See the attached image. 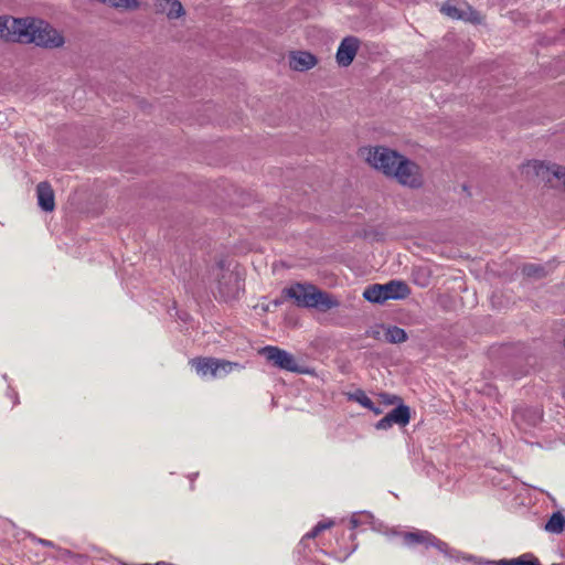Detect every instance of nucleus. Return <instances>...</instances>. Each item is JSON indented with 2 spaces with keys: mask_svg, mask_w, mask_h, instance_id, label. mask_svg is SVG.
Returning a JSON list of instances; mask_svg holds the SVG:
<instances>
[{
  "mask_svg": "<svg viewBox=\"0 0 565 565\" xmlns=\"http://www.w3.org/2000/svg\"><path fill=\"white\" fill-rule=\"evenodd\" d=\"M0 38L8 42L35 44L45 49L61 47L64 36L49 22L38 18L0 17Z\"/></svg>",
  "mask_w": 565,
  "mask_h": 565,
  "instance_id": "nucleus-1",
  "label": "nucleus"
},
{
  "mask_svg": "<svg viewBox=\"0 0 565 565\" xmlns=\"http://www.w3.org/2000/svg\"><path fill=\"white\" fill-rule=\"evenodd\" d=\"M411 294L408 285L402 280H391L387 284H374L363 291V298L372 303H383L386 300L405 299Z\"/></svg>",
  "mask_w": 565,
  "mask_h": 565,
  "instance_id": "nucleus-2",
  "label": "nucleus"
},
{
  "mask_svg": "<svg viewBox=\"0 0 565 565\" xmlns=\"http://www.w3.org/2000/svg\"><path fill=\"white\" fill-rule=\"evenodd\" d=\"M402 540L406 546L412 547L415 545H423L425 548L435 547L447 558L459 559L458 552L456 550L450 548L446 542L439 540L428 531L416 530L404 532L402 533Z\"/></svg>",
  "mask_w": 565,
  "mask_h": 565,
  "instance_id": "nucleus-3",
  "label": "nucleus"
},
{
  "mask_svg": "<svg viewBox=\"0 0 565 565\" xmlns=\"http://www.w3.org/2000/svg\"><path fill=\"white\" fill-rule=\"evenodd\" d=\"M259 354L277 369L296 374H310L308 367L300 365L291 353L279 347L266 345L259 350Z\"/></svg>",
  "mask_w": 565,
  "mask_h": 565,
  "instance_id": "nucleus-4",
  "label": "nucleus"
},
{
  "mask_svg": "<svg viewBox=\"0 0 565 565\" xmlns=\"http://www.w3.org/2000/svg\"><path fill=\"white\" fill-rule=\"evenodd\" d=\"M189 363L200 376L211 375L214 379L225 376L234 369L242 367L239 363L216 358H194Z\"/></svg>",
  "mask_w": 565,
  "mask_h": 565,
  "instance_id": "nucleus-5",
  "label": "nucleus"
},
{
  "mask_svg": "<svg viewBox=\"0 0 565 565\" xmlns=\"http://www.w3.org/2000/svg\"><path fill=\"white\" fill-rule=\"evenodd\" d=\"M401 153L386 147H374L367 149L366 161L385 175L392 177L395 167L399 162Z\"/></svg>",
  "mask_w": 565,
  "mask_h": 565,
  "instance_id": "nucleus-6",
  "label": "nucleus"
},
{
  "mask_svg": "<svg viewBox=\"0 0 565 565\" xmlns=\"http://www.w3.org/2000/svg\"><path fill=\"white\" fill-rule=\"evenodd\" d=\"M392 178H395L399 184L411 189H419L424 184L420 167L404 156H401Z\"/></svg>",
  "mask_w": 565,
  "mask_h": 565,
  "instance_id": "nucleus-7",
  "label": "nucleus"
},
{
  "mask_svg": "<svg viewBox=\"0 0 565 565\" xmlns=\"http://www.w3.org/2000/svg\"><path fill=\"white\" fill-rule=\"evenodd\" d=\"M317 287L312 284L296 282L290 287L284 288L281 296L295 301L298 307L312 308L315 307V292Z\"/></svg>",
  "mask_w": 565,
  "mask_h": 565,
  "instance_id": "nucleus-8",
  "label": "nucleus"
},
{
  "mask_svg": "<svg viewBox=\"0 0 565 565\" xmlns=\"http://www.w3.org/2000/svg\"><path fill=\"white\" fill-rule=\"evenodd\" d=\"M409 420L411 408L407 405L399 403L375 424V428L379 430H386L394 424L404 427L409 423Z\"/></svg>",
  "mask_w": 565,
  "mask_h": 565,
  "instance_id": "nucleus-9",
  "label": "nucleus"
},
{
  "mask_svg": "<svg viewBox=\"0 0 565 565\" xmlns=\"http://www.w3.org/2000/svg\"><path fill=\"white\" fill-rule=\"evenodd\" d=\"M241 290L238 275L233 271H224L217 281V294L221 300L230 301L238 297Z\"/></svg>",
  "mask_w": 565,
  "mask_h": 565,
  "instance_id": "nucleus-10",
  "label": "nucleus"
},
{
  "mask_svg": "<svg viewBox=\"0 0 565 565\" xmlns=\"http://www.w3.org/2000/svg\"><path fill=\"white\" fill-rule=\"evenodd\" d=\"M360 46V40L355 36H345L337 51L335 57L340 66H349L353 62Z\"/></svg>",
  "mask_w": 565,
  "mask_h": 565,
  "instance_id": "nucleus-11",
  "label": "nucleus"
},
{
  "mask_svg": "<svg viewBox=\"0 0 565 565\" xmlns=\"http://www.w3.org/2000/svg\"><path fill=\"white\" fill-rule=\"evenodd\" d=\"M529 167L533 168L534 173L539 178L546 180L547 182L552 181L551 177L562 180L565 188V167L558 164L548 166L541 161H533Z\"/></svg>",
  "mask_w": 565,
  "mask_h": 565,
  "instance_id": "nucleus-12",
  "label": "nucleus"
},
{
  "mask_svg": "<svg viewBox=\"0 0 565 565\" xmlns=\"http://www.w3.org/2000/svg\"><path fill=\"white\" fill-rule=\"evenodd\" d=\"M441 12L452 19L469 21L473 23L480 22L479 12L473 10L470 6H466L465 9H460L452 4L450 1H447L441 7Z\"/></svg>",
  "mask_w": 565,
  "mask_h": 565,
  "instance_id": "nucleus-13",
  "label": "nucleus"
},
{
  "mask_svg": "<svg viewBox=\"0 0 565 565\" xmlns=\"http://www.w3.org/2000/svg\"><path fill=\"white\" fill-rule=\"evenodd\" d=\"M38 204L44 212H52L55 209V195L51 184L46 181L36 185Z\"/></svg>",
  "mask_w": 565,
  "mask_h": 565,
  "instance_id": "nucleus-14",
  "label": "nucleus"
},
{
  "mask_svg": "<svg viewBox=\"0 0 565 565\" xmlns=\"http://www.w3.org/2000/svg\"><path fill=\"white\" fill-rule=\"evenodd\" d=\"M316 64V56L309 52H292L290 55L289 65L294 71L303 72L312 68Z\"/></svg>",
  "mask_w": 565,
  "mask_h": 565,
  "instance_id": "nucleus-15",
  "label": "nucleus"
},
{
  "mask_svg": "<svg viewBox=\"0 0 565 565\" xmlns=\"http://www.w3.org/2000/svg\"><path fill=\"white\" fill-rule=\"evenodd\" d=\"M484 565H542L540 559L531 552L523 553L514 558H501L498 561H487Z\"/></svg>",
  "mask_w": 565,
  "mask_h": 565,
  "instance_id": "nucleus-16",
  "label": "nucleus"
},
{
  "mask_svg": "<svg viewBox=\"0 0 565 565\" xmlns=\"http://www.w3.org/2000/svg\"><path fill=\"white\" fill-rule=\"evenodd\" d=\"M554 269V265L552 263L546 264H534L527 263L524 264L521 268V271L524 276L533 279H542L546 277Z\"/></svg>",
  "mask_w": 565,
  "mask_h": 565,
  "instance_id": "nucleus-17",
  "label": "nucleus"
},
{
  "mask_svg": "<svg viewBox=\"0 0 565 565\" xmlns=\"http://www.w3.org/2000/svg\"><path fill=\"white\" fill-rule=\"evenodd\" d=\"M315 307L313 308H320L322 310H330L333 308H337L340 302L338 299H335L333 296L326 291H321L317 288L315 292Z\"/></svg>",
  "mask_w": 565,
  "mask_h": 565,
  "instance_id": "nucleus-18",
  "label": "nucleus"
},
{
  "mask_svg": "<svg viewBox=\"0 0 565 565\" xmlns=\"http://www.w3.org/2000/svg\"><path fill=\"white\" fill-rule=\"evenodd\" d=\"M384 338L386 342L393 344L403 343L408 339L406 331L397 326L386 327Z\"/></svg>",
  "mask_w": 565,
  "mask_h": 565,
  "instance_id": "nucleus-19",
  "label": "nucleus"
},
{
  "mask_svg": "<svg viewBox=\"0 0 565 565\" xmlns=\"http://www.w3.org/2000/svg\"><path fill=\"white\" fill-rule=\"evenodd\" d=\"M160 7L167 12L168 18L177 19L184 14V10L179 0H162Z\"/></svg>",
  "mask_w": 565,
  "mask_h": 565,
  "instance_id": "nucleus-20",
  "label": "nucleus"
},
{
  "mask_svg": "<svg viewBox=\"0 0 565 565\" xmlns=\"http://www.w3.org/2000/svg\"><path fill=\"white\" fill-rule=\"evenodd\" d=\"M355 401L359 402L365 408L373 409V402H372V399L363 391H358L356 392Z\"/></svg>",
  "mask_w": 565,
  "mask_h": 565,
  "instance_id": "nucleus-21",
  "label": "nucleus"
},
{
  "mask_svg": "<svg viewBox=\"0 0 565 565\" xmlns=\"http://www.w3.org/2000/svg\"><path fill=\"white\" fill-rule=\"evenodd\" d=\"M320 533H321V532L319 531V527H317V525H315V526L312 527V530H311V531H309V532L305 535V537H307V539H315V537H317Z\"/></svg>",
  "mask_w": 565,
  "mask_h": 565,
  "instance_id": "nucleus-22",
  "label": "nucleus"
},
{
  "mask_svg": "<svg viewBox=\"0 0 565 565\" xmlns=\"http://www.w3.org/2000/svg\"><path fill=\"white\" fill-rule=\"evenodd\" d=\"M316 525H317V527H319V531L322 532V531L331 527L333 525V522L332 521L319 522Z\"/></svg>",
  "mask_w": 565,
  "mask_h": 565,
  "instance_id": "nucleus-23",
  "label": "nucleus"
},
{
  "mask_svg": "<svg viewBox=\"0 0 565 565\" xmlns=\"http://www.w3.org/2000/svg\"><path fill=\"white\" fill-rule=\"evenodd\" d=\"M360 520L358 519L356 515H352L351 516V520H350V524H351V527L352 529H356L359 525H360Z\"/></svg>",
  "mask_w": 565,
  "mask_h": 565,
  "instance_id": "nucleus-24",
  "label": "nucleus"
},
{
  "mask_svg": "<svg viewBox=\"0 0 565 565\" xmlns=\"http://www.w3.org/2000/svg\"><path fill=\"white\" fill-rule=\"evenodd\" d=\"M386 402L390 404H394L396 401H401V398L396 395H385Z\"/></svg>",
  "mask_w": 565,
  "mask_h": 565,
  "instance_id": "nucleus-25",
  "label": "nucleus"
},
{
  "mask_svg": "<svg viewBox=\"0 0 565 565\" xmlns=\"http://www.w3.org/2000/svg\"><path fill=\"white\" fill-rule=\"evenodd\" d=\"M39 543L42 544L43 546H53V542L52 541H49V540H44V539H39Z\"/></svg>",
  "mask_w": 565,
  "mask_h": 565,
  "instance_id": "nucleus-26",
  "label": "nucleus"
},
{
  "mask_svg": "<svg viewBox=\"0 0 565 565\" xmlns=\"http://www.w3.org/2000/svg\"><path fill=\"white\" fill-rule=\"evenodd\" d=\"M371 411H372L374 414H376V415H379V414H381V413H382L381 408H380V407H377V406H375L374 404H373V409H371Z\"/></svg>",
  "mask_w": 565,
  "mask_h": 565,
  "instance_id": "nucleus-27",
  "label": "nucleus"
},
{
  "mask_svg": "<svg viewBox=\"0 0 565 565\" xmlns=\"http://www.w3.org/2000/svg\"><path fill=\"white\" fill-rule=\"evenodd\" d=\"M281 301L280 300H275V305L278 306Z\"/></svg>",
  "mask_w": 565,
  "mask_h": 565,
  "instance_id": "nucleus-28",
  "label": "nucleus"
},
{
  "mask_svg": "<svg viewBox=\"0 0 565 565\" xmlns=\"http://www.w3.org/2000/svg\"><path fill=\"white\" fill-rule=\"evenodd\" d=\"M552 565H559V564L554 563V564H552Z\"/></svg>",
  "mask_w": 565,
  "mask_h": 565,
  "instance_id": "nucleus-29",
  "label": "nucleus"
}]
</instances>
